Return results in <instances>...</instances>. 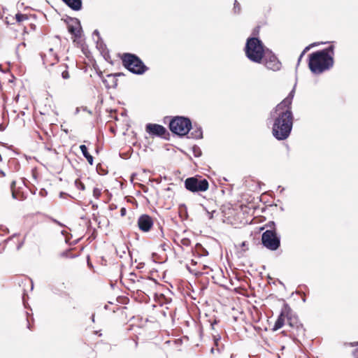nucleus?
Returning <instances> with one entry per match:
<instances>
[{
    "mask_svg": "<svg viewBox=\"0 0 358 358\" xmlns=\"http://www.w3.org/2000/svg\"><path fill=\"white\" fill-rule=\"evenodd\" d=\"M334 50L335 46L331 44L308 55V68L313 74H321L333 67Z\"/></svg>",
    "mask_w": 358,
    "mask_h": 358,
    "instance_id": "f257e3e1",
    "label": "nucleus"
},
{
    "mask_svg": "<svg viewBox=\"0 0 358 358\" xmlns=\"http://www.w3.org/2000/svg\"><path fill=\"white\" fill-rule=\"evenodd\" d=\"M273 120L272 134L278 141H284L290 136L294 124L292 111H280L270 115Z\"/></svg>",
    "mask_w": 358,
    "mask_h": 358,
    "instance_id": "f03ea898",
    "label": "nucleus"
},
{
    "mask_svg": "<svg viewBox=\"0 0 358 358\" xmlns=\"http://www.w3.org/2000/svg\"><path fill=\"white\" fill-rule=\"evenodd\" d=\"M266 48L262 40L257 36H250L247 38L244 47L246 57L251 62L262 64L265 56Z\"/></svg>",
    "mask_w": 358,
    "mask_h": 358,
    "instance_id": "7ed1b4c3",
    "label": "nucleus"
},
{
    "mask_svg": "<svg viewBox=\"0 0 358 358\" xmlns=\"http://www.w3.org/2000/svg\"><path fill=\"white\" fill-rule=\"evenodd\" d=\"M120 59L122 66L133 74L143 75L149 69L136 54L125 52L122 55Z\"/></svg>",
    "mask_w": 358,
    "mask_h": 358,
    "instance_id": "20e7f679",
    "label": "nucleus"
},
{
    "mask_svg": "<svg viewBox=\"0 0 358 358\" xmlns=\"http://www.w3.org/2000/svg\"><path fill=\"white\" fill-rule=\"evenodd\" d=\"M192 127V120L187 116H173L171 118L169 124L170 131L180 137L187 135Z\"/></svg>",
    "mask_w": 358,
    "mask_h": 358,
    "instance_id": "39448f33",
    "label": "nucleus"
},
{
    "mask_svg": "<svg viewBox=\"0 0 358 358\" xmlns=\"http://www.w3.org/2000/svg\"><path fill=\"white\" fill-rule=\"evenodd\" d=\"M184 185L187 190L192 193L203 192L209 188L208 180L199 175L186 178Z\"/></svg>",
    "mask_w": 358,
    "mask_h": 358,
    "instance_id": "423d86ee",
    "label": "nucleus"
},
{
    "mask_svg": "<svg viewBox=\"0 0 358 358\" xmlns=\"http://www.w3.org/2000/svg\"><path fill=\"white\" fill-rule=\"evenodd\" d=\"M280 235L278 231L265 230L262 234V244L271 251H275L280 247Z\"/></svg>",
    "mask_w": 358,
    "mask_h": 358,
    "instance_id": "0eeeda50",
    "label": "nucleus"
},
{
    "mask_svg": "<svg viewBox=\"0 0 358 358\" xmlns=\"http://www.w3.org/2000/svg\"><path fill=\"white\" fill-rule=\"evenodd\" d=\"M145 131L152 137H159L168 140L170 134L163 125L156 123H148L145 125Z\"/></svg>",
    "mask_w": 358,
    "mask_h": 358,
    "instance_id": "6e6552de",
    "label": "nucleus"
},
{
    "mask_svg": "<svg viewBox=\"0 0 358 358\" xmlns=\"http://www.w3.org/2000/svg\"><path fill=\"white\" fill-rule=\"evenodd\" d=\"M263 62L265 66L269 70L276 71L280 69V62L278 60L275 55L268 48L266 49Z\"/></svg>",
    "mask_w": 358,
    "mask_h": 358,
    "instance_id": "1a4fd4ad",
    "label": "nucleus"
},
{
    "mask_svg": "<svg viewBox=\"0 0 358 358\" xmlns=\"http://www.w3.org/2000/svg\"><path fill=\"white\" fill-rule=\"evenodd\" d=\"M290 313L291 308L288 303L284 302L280 315L272 328V331H275L282 328L285 324V318L287 320L288 315H290Z\"/></svg>",
    "mask_w": 358,
    "mask_h": 358,
    "instance_id": "9d476101",
    "label": "nucleus"
},
{
    "mask_svg": "<svg viewBox=\"0 0 358 358\" xmlns=\"http://www.w3.org/2000/svg\"><path fill=\"white\" fill-rule=\"evenodd\" d=\"M154 224L151 216L147 214L141 215L138 219V226L141 231L148 232Z\"/></svg>",
    "mask_w": 358,
    "mask_h": 358,
    "instance_id": "9b49d317",
    "label": "nucleus"
},
{
    "mask_svg": "<svg viewBox=\"0 0 358 358\" xmlns=\"http://www.w3.org/2000/svg\"><path fill=\"white\" fill-rule=\"evenodd\" d=\"M292 101L287 98L284 99L280 103H278L271 112L270 115L273 116L274 113H280V111H292Z\"/></svg>",
    "mask_w": 358,
    "mask_h": 358,
    "instance_id": "f8f14e48",
    "label": "nucleus"
},
{
    "mask_svg": "<svg viewBox=\"0 0 358 358\" xmlns=\"http://www.w3.org/2000/svg\"><path fill=\"white\" fill-rule=\"evenodd\" d=\"M69 8L74 11H79L83 8L82 0H62Z\"/></svg>",
    "mask_w": 358,
    "mask_h": 358,
    "instance_id": "ddd939ff",
    "label": "nucleus"
},
{
    "mask_svg": "<svg viewBox=\"0 0 358 358\" xmlns=\"http://www.w3.org/2000/svg\"><path fill=\"white\" fill-rule=\"evenodd\" d=\"M191 130H192V131L190 133V136L189 138H192L194 139L203 138V129L199 124L194 123V124H192Z\"/></svg>",
    "mask_w": 358,
    "mask_h": 358,
    "instance_id": "4468645a",
    "label": "nucleus"
},
{
    "mask_svg": "<svg viewBox=\"0 0 358 358\" xmlns=\"http://www.w3.org/2000/svg\"><path fill=\"white\" fill-rule=\"evenodd\" d=\"M69 66L66 64H62L56 67V73L61 74L63 79L66 80L70 78V75L68 71Z\"/></svg>",
    "mask_w": 358,
    "mask_h": 358,
    "instance_id": "2eb2a0df",
    "label": "nucleus"
},
{
    "mask_svg": "<svg viewBox=\"0 0 358 358\" xmlns=\"http://www.w3.org/2000/svg\"><path fill=\"white\" fill-rule=\"evenodd\" d=\"M300 323L301 322L298 317L293 313L292 310L291 309L290 315L289 314L287 317L288 325L292 328V330H294Z\"/></svg>",
    "mask_w": 358,
    "mask_h": 358,
    "instance_id": "dca6fc26",
    "label": "nucleus"
},
{
    "mask_svg": "<svg viewBox=\"0 0 358 358\" xmlns=\"http://www.w3.org/2000/svg\"><path fill=\"white\" fill-rule=\"evenodd\" d=\"M68 31L73 35L75 38H80L82 33V27L80 23V26H77L75 24H71L68 26Z\"/></svg>",
    "mask_w": 358,
    "mask_h": 358,
    "instance_id": "f3484780",
    "label": "nucleus"
},
{
    "mask_svg": "<svg viewBox=\"0 0 358 358\" xmlns=\"http://www.w3.org/2000/svg\"><path fill=\"white\" fill-rule=\"evenodd\" d=\"M306 329L303 327V324L300 323L294 330L292 331V334L296 339L298 338H304Z\"/></svg>",
    "mask_w": 358,
    "mask_h": 358,
    "instance_id": "a211bd4d",
    "label": "nucleus"
},
{
    "mask_svg": "<svg viewBox=\"0 0 358 358\" xmlns=\"http://www.w3.org/2000/svg\"><path fill=\"white\" fill-rule=\"evenodd\" d=\"M80 150L90 165H93L94 157L89 153L87 147L85 145H80Z\"/></svg>",
    "mask_w": 358,
    "mask_h": 358,
    "instance_id": "6ab92c4d",
    "label": "nucleus"
},
{
    "mask_svg": "<svg viewBox=\"0 0 358 358\" xmlns=\"http://www.w3.org/2000/svg\"><path fill=\"white\" fill-rule=\"evenodd\" d=\"M195 252L199 257H206L208 255V250L199 243L195 245Z\"/></svg>",
    "mask_w": 358,
    "mask_h": 358,
    "instance_id": "aec40b11",
    "label": "nucleus"
},
{
    "mask_svg": "<svg viewBox=\"0 0 358 358\" xmlns=\"http://www.w3.org/2000/svg\"><path fill=\"white\" fill-rule=\"evenodd\" d=\"M15 185H16V182L15 180L11 182L10 190H11V192H12V197L14 199H18V200L22 201V200H24V196H23V194L18 195L16 193V192H15Z\"/></svg>",
    "mask_w": 358,
    "mask_h": 358,
    "instance_id": "412c9836",
    "label": "nucleus"
},
{
    "mask_svg": "<svg viewBox=\"0 0 358 358\" xmlns=\"http://www.w3.org/2000/svg\"><path fill=\"white\" fill-rule=\"evenodd\" d=\"M123 73H110L107 75V78H111V83L113 88H116L117 86V77L124 76Z\"/></svg>",
    "mask_w": 358,
    "mask_h": 358,
    "instance_id": "4be33fe9",
    "label": "nucleus"
},
{
    "mask_svg": "<svg viewBox=\"0 0 358 358\" xmlns=\"http://www.w3.org/2000/svg\"><path fill=\"white\" fill-rule=\"evenodd\" d=\"M271 230L273 231H277L276 224L274 221H268L266 222L262 227H261V230Z\"/></svg>",
    "mask_w": 358,
    "mask_h": 358,
    "instance_id": "5701e85b",
    "label": "nucleus"
},
{
    "mask_svg": "<svg viewBox=\"0 0 358 358\" xmlns=\"http://www.w3.org/2000/svg\"><path fill=\"white\" fill-rule=\"evenodd\" d=\"M96 48L99 49V50L103 54L105 53L106 51L108 52L106 45L104 43L102 38L101 40H95Z\"/></svg>",
    "mask_w": 358,
    "mask_h": 358,
    "instance_id": "b1692460",
    "label": "nucleus"
},
{
    "mask_svg": "<svg viewBox=\"0 0 358 358\" xmlns=\"http://www.w3.org/2000/svg\"><path fill=\"white\" fill-rule=\"evenodd\" d=\"M64 21L68 26L73 23L77 26H80V20L76 17L67 16L65 19H64Z\"/></svg>",
    "mask_w": 358,
    "mask_h": 358,
    "instance_id": "393cba45",
    "label": "nucleus"
},
{
    "mask_svg": "<svg viewBox=\"0 0 358 358\" xmlns=\"http://www.w3.org/2000/svg\"><path fill=\"white\" fill-rule=\"evenodd\" d=\"M192 150L193 155L195 157H199L202 155V151H201V148L196 145H194L192 148Z\"/></svg>",
    "mask_w": 358,
    "mask_h": 358,
    "instance_id": "a878e982",
    "label": "nucleus"
},
{
    "mask_svg": "<svg viewBox=\"0 0 358 358\" xmlns=\"http://www.w3.org/2000/svg\"><path fill=\"white\" fill-rule=\"evenodd\" d=\"M77 255L71 254V249L66 250L60 253V257L64 258H75Z\"/></svg>",
    "mask_w": 358,
    "mask_h": 358,
    "instance_id": "bb28decb",
    "label": "nucleus"
},
{
    "mask_svg": "<svg viewBox=\"0 0 358 358\" xmlns=\"http://www.w3.org/2000/svg\"><path fill=\"white\" fill-rule=\"evenodd\" d=\"M15 19L17 22H21L24 20H28V16L26 14H22L21 13H17L15 15Z\"/></svg>",
    "mask_w": 358,
    "mask_h": 358,
    "instance_id": "cd10ccee",
    "label": "nucleus"
},
{
    "mask_svg": "<svg viewBox=\"0 0 358 358\" xmlns=\"http://www.w3.org/2000/svg\"><path fill=\"white\" fill-rule=\"evenodd\" d=\"M102 82L104 84V85H105L106 89H110V88L113 87L112 83H111V78H102Z\"/></svg>",
    "mask_w": 358,
    "mask_h": 358,
    "instance_id": "c85d7f7f",
    "label": "nucleus"
},
{
    "mask_svg": "<svg viewBox=\"0 0 358 358\" xmlns=\"http://www.w3.org/2000/svg\"><path fill=\"white\" fill-rule=\"evenodd\" d=\"M26 314H27V328L31 330V321L34 322L33 315L32 314L30 315L27 312L26 313Z\"/></svg>",
    "mask_w": 358,
    "mask_h": 358,
    "instance_id": "c756f323",
    "label": "nucleus"
},
{
    "mask_svg": "<svg viewBox=\"0 0 358 358\" xmlns=\"http://www.w3.org/2000/svg\"><path fill=\"white\" fill-rule=\"evenodd\" d=\"M74 183H75V186H76L78 189H80V190H85V185H84V184H83V183L80 180V179H76V180H75V182H74Z\"/></svg>",
    "mask_w": 358,
    "mask_h": 358,
    "instance_id": "7c9ffc66",
    "label": "nucleus"
},
{
    "mask_svg": "<svg viewBox=\"0 0 358 358\" xmlns=\"http://www.w3.org/2000/svg\"><path fill=\"white\" fill-rule=\"evenodd\" d=\"M330 43L329 41L321 42V43L315 42V43H313L310 44L309 45L306 46L305 48V50H310V48H312L313 47H315V46H317L320 44H327V43Z\"/></svg>",
    "mask_w": 358,
    "mask_h": 358,
    "instance_id": "2f4dec72",
    "label": "nucleus"
},
{
    "mask_svg": "<svg viewBox=\"0 0 358 358\" xmlns=\"http://www.w3.org/2000/svg\"><path fill=\"white\" fill-rule=\"evenodd\" d=\"M234 11L235 13H240L241 12V5L240 3L237 1V0H235L234 1Z\"/></svg>",
    "mask_w": 358,
    "mask_h": 358,
    "instance_id": "473e14b6",
    "label": "nucleus"
},
{
    "mask_svg": "<svg viewBox=\"0 0 358 358\" xmlns=\"http://www.w3.org/2000/svg\"><path fill=\"white\" fill-rule=\"evenodd\" d=\"M101 194V189L97 187H94L93 189V196L96 199H99L100 197Z\"/></svg>",
    "mask_w": 358,
    "mask_h": 358,
    "instance_id": "72a5a7b5",
    "label": "nucleus"
},
{
    "mask_svg": "<svg viewBox=\"0 0 358 358\" xmlns=\"http://www.w3.org/2000/svg\"><path fill=\"white\" fill-rule=\"evenodd\" d=\"M180 242H181V244L182 245L186 246V247L189 246L190 244H191V241L188 238H182Z\"/></svg>",
    "mask_w": 358,
    "mask_h": 358,
    "instance_id": "f704fd0d",
    "label": "nucleus"
},
{
    "mask_svg": "<svg viewBox=\"0 0 358 358\" xmlns=\"http://www.w3.org/2000/svg\"><path fill=\"white\" fill-rule=\"evenodd\" d=\"M350 345L351 346H357V348L356 349H355V350L353 351L352 352V355L354 356L355 358H358V342L357 343H350Z\"/></svg>",
    "mask_w": 358,
    "mask_h": 358,
    "instance_id": "c9c22d12",
    "label": "nucleus"
},
{
    "mask_svg": "<svg viewBox=\"0 0 358 358\" xmlns=\"http://www.w3.org/2000/svg\"><path fill=\"white\" fill-rule=\"evenodd\" d=\"M296 85V83H295L293 89L289 92V93L288 94L287 96L286 97V98L289 99V100H291L292 101L293 98L294 96Z\"/></svg>",
    "mask_w": 358,
    "mask_h": 358,
    "instance_id": "e433bc0d",
    "label": "nucleus"
},
{
    "mask_svg": "<svg viewBox=\"0 0 358 358\" xmlns=\"http://www.w3.org/2000/svg\"><path fill=\"white\" fill-rule=\"evenodd\" d=\"M308 50H305V48L303 49V50L301 52L299 58H298V61H297V66L299 64L301 59L303 58V56H305V54L308 52Z\"/></svg>",
    "mask_w": 358,
    "mask_h": 358,
    "instance_id": "4c0bfd02",
    "label": "nucleus"
},
{
    "mask_svg": "<svg viewBox=\"0 0 358 358\" xmlns=\"http://www.w3.org/2000/svg\"><path fill=\"white\" fill-rule=\"evenodd\" d=\"M93 37H94V40L95 41L96 39L94 38V36H96V40H101V38H102L100 36V34H99V31L97 30V29H95L93 32Z\"/></svg>",
    "mask_w": 358,
    "mask_h": 358,
    "instance_id": "58836bf2",
    "label": "nucleus"
},
{
    "mask_svg": "<svg viewBox=\"0 0 358 358\" xmlns=\"http://www.w3.org/2000/svg\"><path fill=\"white\" fill-rule=\"evenodd\" d=\"M203 209L206 211L208 218L212 219L213 217V213H215V210H212L210 212L205 207H203Z\"/></svg>",
    "mask_w": 358,
    "mask_h": 358,
    "instance_id": "ea45409f",
    "label": "nucleus"
},
{
    "mask_svg": "<svg viewBox=\"0 0 358 358\" xmlns=\"http://www.w3.org/2000/svg\"><path fill=\"white\" fill-rule=\"evenodd\" d=\"M48 51L51 55H54L55 59L57 62L59 61V57L57 54H54L53 48H50Z\"/></svg>",
    "mask_w": 358,
    "mask_h": 358,
    "instance_id": "a19ab883",
    "label": "nucleus"
},
{
    "mask_svg": "<svg viewBox=\"0 0 358 358\" xmlns=\"http://www.w3.org/2000/svg\"><path fill=\"white\" fill-rule=\"evenodd\" d=\"M259 27H256L253 31H252V35L253 36H257L258 34H259Z\"/></svg>",
    "mask_w": 358,
    "mask_h": 358,
    "instance_id": "79ce46f5",
    "label": "nucleus"
},
{
    "mask_svg": "<svg viewBox=\"0 0 358 358\" xmlns=\"http://www.w3.org/2000/svg\"><path fill=\"white\" fill-rule=\"evenodd\" d=\"M39 194L41 196H45L47 194H48V192L46 191V189H41L39 192Z\"/></svg>",
    "mask_w": 358,
    "mask_h": 358,
    "instance_id": "37998d69",
    "label": "nucleus"
},
{
    "mask_svg": "<svg viewBox=\"0 0 358 358\" xmlns=\"http://www.w3.org/2000/svg\"><path fill=\"white\" fill-rule=\"evenodd\" d=\"M25 295H26V294H25V293H24V294H23V296H22V301H23V304H24V308H27V307H28V304L27 303V301H26V300H25Z\"/></svg>",
    "mask_w": 358,
    "mask_h": 358,
    "instance_id": "c03bdc74",
    "label": "nucleus"
},
{
    "mask_svg": "<svg viewBox=\"0 0 358 358\" xmlns=\"http://www.w3.org/2000/svg\"><path fill=\"white\" fill-rule=\"evenodd\" d=\"M126 213H127V210H126V208H122L120 209V215L122 217L126 215Z\"/></svg>",
    "mask_w": 358,
    "mask_h": 358,
    "instance_id": "a18cd8bd",
    "label": "nucleus"
},
{
    "mask_svg": "<svg viewBox=\"0 0 358 358\" xmlns=\"http://www.w3.org/2000/svg\"><path fill=\"white\" fill-rule=\"evenodd\" d=\"M64 196H70V195L66 192H61L59 193V197L60 198H64Z\"/></svg>",
    "mask_w": 358,
    "mask_h": 358,
    "instance_id": "49530a36",
    "label": "nucleus"
},
{
    "mask_svg": "<svg viewBox=\"0 0 358 358\" xmlns=\"http://www.w3.org/2000/svg\"><path fill=\"white\" fill-rule=\"evenodd\" d=\"M220 336H218L217 337L215 336L214 337V342H215V344L217 346L218 345V342L220 341Z\"/></svg>",
    "mask_w": 358,
    "mask_h": 358,
    "instance_id": "de8ad7c7",
    "label": "nucleus"
},
{
    "mask_svg": "<svg viewBox=\"0 0 358 358\" xmlns=\"http://www.w3.org/2000/svg\"><path fill=\"white\" fill-rule=\"evenodd\" d=\"M218 322V321L217 320H214V321L213 322H211L210 324V326H211V328L212 329H214V326Z\"/></svg>",
    "mask_w": 358,
    "mask_h": 358,
    "instance_id": "09e8293b",
    "label": "nucleus"
},
{
    "mask_svg": "<svg viewBox=\"0 0 358 358\" xmlns=\"http://www.w3.org/2000/svg\"><path fill=\"white\" fill-rule=\"evenodd\" d=\"M87 266H88L90 268H93V265H92V264L90 262V257H87Z\"/></svg>",
    "mask_w": 358,
    "mask_h": 358,
    "instance_id": "8fccbe9b",
    "label": "nucleus"
},
{
    "mask_svg": "<svg viewBox=\"0 0 358 358\" xmlns=\"http://www.w3.org/2000/svg\"><path fill=\"white\" fill-rule=\"evenodd\" d=\"M6 129V127L3 125V124H0V131H3Z\"/></svg>",
    "mask_w": 358,
    "mask_h": 358,
    "instance_id": "3c124183",
    "label": "nucleus"
},
{
    "mask_svg": "<svg viewBox=\"0 0 358 358\" xmlns=\"http://www.w3.org/2000/svg\"><path fill=\"white\" fill-rule=\"evenodd\" d=\"M23 244H24V242H23V241H22L21 243H20L18 244V245L17 246V250H20V249L21 248V247L23 245Z\"/></svg>",
    "mask_w": 358,
    "mask_h": 358,
    "instance_id": "603ef678",
    "label": "nucleus"
},
{
    "mask_svg": "<svg viewBox=\"0 0 358 358\" xmlns=\"http://www.w3.org/2000/svg\"><path fill=\"white\" fill-rule=\"evenodd\" d=\"M98 73V76H99V78L102 80L103 77V73L100 71L99 72L97 73Z\"/></svg>",
    "mask_w": 358,
    "mask_h": 358,
    "instance_id": "864d4df0",
    "label": "nucleus"
},
{
    "mask_svg": "<svg viewBox=\"0 0 358 358\" xmlns=\"http://www.w3.org/2000/svg\"><path fill=\"white\" fill-rule=\"evenodd\" d=\"M0 175L2 177H5L6 176V173L3 170L0 169Z\"/></svg>",
    "mask_w": 358,
    "mask_h": 358,
    "instance_id": "5fc2aeb1",
    "label": "nucleus"
},
{
    "mask_svg": "<svg viewBox=\"0 0 358 358\" xmlns=\"http://www.w3.org/2000/svg\"><path fill=\"white\" fill-rule=\"evenodd\" d=\"M83 110H84V111H87L89 113H92L90 110H87V107H84V108H83Z\"/></svg>",
    "mask_w": 358,
    "mask_h": 358,
    "instance_id": "6e6d98bb",
    "label": "nucleus"
},
{
    "mask_svg": "<svg viewBox=\"0 0 358 358\" xmlns=\"http://www.w3.org/2000/svg\"><path fill=\"white\" fill-rule=\"evenodd\" d=\"M246 245V242L245 241H243L242 243H241V247H245Z\"/></svg>",
    "mask_w": 358,
    "mask_h": 358,
    "instance_id": "4d7b16f0",
    "label": "nucleus"
},
{
    "mask_svg": "<svg viewBox=\"0 0 358 358\" xmlns=\"http://www.w3.org/2000/svg\"><path fill=\"white\" fill-rule=\"evenodd\" d=\"M92 320L93 322H94V315H92Z\"/></svg>",
    "mask_w": 358,
    "mask_h": 358,
    "instance_id": "13d9d810",
    "label": "nucleus"
},
{
    "mask_svg": "<svg viewBox=\"0 0 358 358\" xmlns=\"http://www.w3.org/2000/svg\"><path fill=\"white\" fill-rule=\"evenodd\" d=\"M214 350H215V349H214L213 348H211V350H210V352H211V353H213V352H214Z\"/></svg>",
    "mask_w": 358,
    "mask_h": 358,
    "instance_id": "bf43d9fd",
    "label": "nucleus"
},
{
    "mask_svg": "<svg viewBox=\"0 0 358 358\" xmlns=\"http://www.w3.org/2000/svg\"><path fill=\"white\" fill-rule=\"evenodd\" d=\"M79 112V108H77L76 110V113H78Z\"/></svg>",
    "mask_w": 358,
    "mask_h": 358,
    "instance_id": "052dcab7",
    "label": "nucleus"
},
{
    "mask_svg": "<svg viewBox=\"0 0 358 358\" xmlns=\"http://www.w3.org/2000/svg\"><path fill=\"white\" fill-rule=\"evenodd\" d=\"M63 131H64L66 134H67V133H68V129H64Z\"/></svg>",
    "mask_w": 358,
    "mask_h": 358,
    "instance_id": "680f3d73",
    "label": "nucleus"
},
{
    "mask_svg": "<svg viewBox=\"0 0 358 358\" xmlns=\"http://www.w3.org/2000/svg\"><path fill=\"white\" fill-rule=\"evenodd\" d=\"M121 253L125 254V250H123L122 251H121Z\"/></svg>",
    "mask_w": 358,
    "mask_h": 358,
    "instance_id": "e2e57ef3",
    "label": "nucleus"
},
{
    "mask_svg": "<svg viewBox=\"0 0 358 358\" xmlns=\"http://www.w3.org/2000/svg\"><path fill=\"white\" fill-rule=\"evenodd\" d=\"M121 253L125 254V250H123L122 251H121Z\"/></svg>",
    "mask_w": 358,
    "mask_h": 358,
    "instance_id": "0e129e2a",
    "label": "nucleus"
},
{
    "mask_svg": "<svg viewBox=\"0 0 358 358\" xmlns=\"http://www.w3.org/2000/svg\"><path fill=\"white\" fill-rule=\"evenodd\" d=\"M130 275H135V273H131Z\"/></svg>",
    "mask_w": 358,
    "mask_h": 358,
    "instance_id": "69168bd1",
    "label": "nucleus"
},
{
    "mask_svg": "<svg viewBox=\"0 0 358 358\" xmlns=\"http://www.w3.org/2000/svg\"><path fill=\"white\" fill-rule=\"evenodd\" d=\"M104 308H105V309H107V308H108V306H107V305H106V306H104Z\"/></svg>",
    "mask_w": 358,
    "mask_h": 358,
    "instance_id": "338daca9",
    "label": "nucleus"
},
{
    "mask_svg": "<svg viewBox=\"0 0 358 358\" xmlns=\"http://www.w3.org/2000/svg\"><path fill=\"white\" fill-rule=\"evenodd\" d=\"M233 357H234V355H231L230 358H233Z\"/></svg>",
    "mask_w": 358,
    "mask_h": 358,
    "instance_id": "774afa93",
    "label": "nucleus"
}]
</instances>
